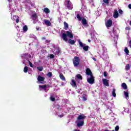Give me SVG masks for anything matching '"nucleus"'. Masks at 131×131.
Masks as SVG:
<instances>
[{
    "label": "nucleus",
    "instance_id": "1a4fd4ad",
    "mask_svg": "<svg viewBox=\"0 0 131 131\" xmlns=\"http://www.w3.org/2000/svg\"><path fill=\"white\" fill-rule=\"evenodd\" d=\"M86 75H90V76H92V75H93V73H92V71H91V69H90V68H87L86 69Z\"/></svg>",
    "mask_w": 131,
    "mask_h": 131
},
{
    "label": "nucleus",
    "instance_id": "f704fd0d",
    "mask_svg": "<svg viewBox=\"0 0 131 131\" xmlns=\"http://www.w3.org/2000/svg\"><path fill=\"white\" fill-rule=\"evenodd\" d=\"M60 49L57 48L56 51V54H57V55H59V54H60Z\"/></svg>",
    "mask_w": 131,
    "mask_h": 131
},
{
    "label": "nucleus",
    "instance_id": "f8f14e48",
    "mask_svg": "<svg viewBox=\"0 0 131 131\" xmlns=\"http://www.w3.org/2000/svg\"><path fill=\"white\" fill-rule=\"evenodd\" d=\"M59 77L63 81H66V79L62 73H59Z\"/></svg>",
    "mask_w": 131,
    "mask_h": 131
},
{
    "label": "nucleus",
    "instance_id": "2eb2a0df",
    "mask_svg": "<svg viewBox=\"0 0 131 131\" xmlns=\"http://www.w3.org/2000/svg\"><path fill=\"white\" fill-rule=\"evenodd\" d=\"M64 28L65 30H67L68 28H69V26L68 25V23H66V21L63 22Z\"/></svg>",
    "mask_w": 131,
    "mask_h": 131
},
{
    "label": "nucleus",
    "instance_id": "423d86ee",
    "mask_svg": "<svg viewBox=\"0 0 131 131\" xmlns=\"http://www.w3.org/2000/svg\"><path fill=\"white\" fill-rule=\"evenodd\" d=\"M112 23L113 22L112 20L111 19L107 20V21L105 24V26L107 27V28H109V27H111V26H112Z\"/></svg>",
    "mask_w": 131,
    "mask_h": 131
},
{
    "label": "nucleus",
    "instance_id": "cd10ccee",
    "mask_svg": "<svg viewBox=\"0 0 131 131\" xmlns=\"http://www.w3.org/2000/svg\"><path fill=\"white\" fill-rule=\"evenodd\" d=\"M76 77H77V78H78V79H82V76H81L80 74H77L76 76Z\"/></svg>",
    "mask_w": 131,
    "mask_h": 131
},
{
    "label": "nucleus",
    "instance_id": "4d7b16f0",
    "mask_svg": "<svg viewBox=\"0 0 131 131\" xmlns=\"http://www.w3.org/2000/svg\"><path fill=\"white\" fill-rule=\"evenodd\" d=\"M110 33H112V32H110Z\"/></svg>",
    "mask_w": 131,
    "mask_h": 131
},
{
    "label": "nucleus",
    "instance_id": "39448f33",
    "mask_svg": "<svg viewBox=\"0 0 131 131\" xmlns=\"http://www.w3.org/2000/svg\"><path fill=\"white\" fill-rule=\"evenodd\" d=\"M87 81L90 84H94L95 83V77L94 76H90V78L87 79Z\"/></svg>",
    "mask_w": 131,
    "mask_h": 131
},
{
    "label": "nucleus",
    "instance_id": "aec40b11",
    "mask_svg": "<svg viewBox=\"0 0 131 131\" xmlns=\"http://www.w3.org/2000/svg\"><path fill=\"white\" fill-rule=\"evenodd\" d=\"M82 24H83V25H86L88 24V22L86 21V19H85V18H82Z\"/></svg>",
    "mask_w": 131,
    "mask_h": 131
},
{
    "label": "nucleus",
    "instance_id": "3c124183",
    "mask_svg": "<svg viewBox=\"0 0 131 131\" xmlns=\"http://www.w3.org/2000/svg\"><path fill=\"white\" fill-rule=\"evenodd\" d=\"M42 40H45V39H46V37H42Z\"/></svg>",
    "mask_w": 131,
    "mask_h": 131
},
{
    "label": "nucleus",
    "instance_id": "864d4df0",
    "mask_svg": "<svg viewBox=\"0 0 131 131\" xmlns=\"http://www.w3.org/2000/svg\"><path fill=\"white\" fill-rule=\"evenodd\" d=\"M88 41H89V42H91V40H90V39H89V40H88Z\"/></svg>",
    "mask_w": 131,
    "mask_h": 131
},
{
    "label": "nucleus",
    "instance_id": "c03bdc74",
    "mask_svg": "<svg viewBox=\"0 0 131 131\" xmlns=\"http://www.w3.org/2000/svg\"><path fill=\"white\" fill-rule=\"evenodd\" d=\"M92 59L93 60H94V61H95V62H97V59H96V58L93 57Z\"/></svg>",
    "mask_w": 131,
    "mask_h": 131
},
{
    "label": "nucleus",
    "instance_id": "0eeeda50",
    "mask_svg": "<svg viewBox=\"0 0 131 131\" xmlns=\"http://www.w3.org/2000/svg\"><path fill=\"white\" fill-rule=\"evenodd\" d=\"M119 16V14L118 13V11H117V10H114V12L113 14L114 18H115V19H117Z\"/></svg>",
    "mask_w": 131,
    "mask_h": 131
},
{
    "label": "nucleus",
    "instance_id": "6e6d98bb",
    "mask_svg": "<svg viewBox=\"0 0 131 131\" xmlns=\"http://www.w3.org/2000/svg\"><path fill=\"white\" fill-rule=\"evenodd\" d=\"M129 24H130V25H131V20L130 21Z\"/></svg>",
    "mask_w": 131,
    "mask_h": 131
},
{
    "label": "nucleus",
    "instance_id": "ddd939ff",
    "mask_svg": "<svg viewBox=\"0 0 131 131\" xmlns=\"http://www.w3.org/2000/svg\"><path fill=\"white\" fill-rule=\"evenodd\" d=\"M71 84L73 88H76V82L74 79H72Z\"/></svg>",
    "mask_w": 131,
    "mask_h": 131
},
{
    "label": "nucleus",
    "instance_id": "79ce46f5",
    "mask_svg": "<svg viewBox=\"0 0 131 131\" xmlns=\"http://www.w3.org/2000/svg\"><path fill=\"white\" fill-rule=\"evenodd\" d=\"M103 75H104V76H105V77H106V76H107V72H104Z\"/></svg>",
    "mask_w": 131,
    "mask_h": 131
},
{
    "label": "nucleus",
    "instance_id": "4be33fe9",
    "mask_svg": "<svg viewBox=\"0 0 131 131\" xmlns=\"http://www.w3.org/2000/svg\"><path fill=\"white\" fill-rule=\"evenodd\" d=\"M89 46H84L83 47V50H84L85 51V52H88V51H89Z\"/></svg>",
    "mask_w": 131,
    "mask_h": 131
},
{
    "label": "nucleus",
    "instance_id": "393cba45",
    "mask_svg": "<svg viewBox=\"0 0 131 131\" xmlns=\"http://www.w3.org/2000/svg\"><path fill=\"white\" fill-rule=\"evenodd\" d=\"M28 71V67L27 66H25L24 68V72H25V73H27Z\"/></svg>",
    "mask_w": 131,
    "mask_h": 131
},
{
    "label": "nucleus",
    "instance_id": "9b49d317",
    "mask_svg": "<svg viewBox=\"0 0 131 131\" xmlns=\"http://www.w3.org/2000/svg\"><path fill=\"white\" fill-rule=\"evenodd\" d=\"M44 22L45 24H46V25H47V26H51V25H52L51 21L48 19H45Z\"/></svg>",
    "mask_w": 131,
    "mask_h": 131
},
{
    "label": "nucleus",
    "instance_id": "bb28decb",
    "mask_svg": "<svg viewBox=\"0 0 131 131\" xmlns=\"http://www.w3.org/2000/svg\"><path fill=\"white\" fill-rule=\"evenodd\" d=\"M129 69H130V66H129V64H126L125 70L127 71L129 70Z\"/></svg>",
    "mask_w": 131,
    "mask_h": 131
},
{
    "label": "nucleus",
    "instance_id": "5fc2aeb1",
    "mask_svg": "<svg viewBox=\"0 0 131 131\" xmlns=\"http://www.w3.org/2000/svg\"><path fill=\"white\" fill-rule=\"evenodd\" d=\"M104 131H109L108 129H105Z\"/></svg>",
    "mask_w": 131,
    "mask_h": 131
},
{
    "label": "nucleus",
    "instance_id": "a211bd4d",
    "mask_svg": "<svg viewBox=\"0 0 131 131\" xmlns=\"http://www.w3.org/2000/svg\"><path fill=\"white\" fill-rule=\"evenodd\" d=\"M43 12L46 14H50V9H49V8H45L43 9Z\"/></svg>",
    "mask_w": 131,
    "mask_h": 131
},
{
    "label": "nucleus",
    "instance_id": "c9c22d12",
    "mask_svg": "<svg viewBox=\"0 0 131 131\" xmlns=\"http://www.w3.org/2000/svg\"><path fill=\"white\" fill-rule=\"evenodd\" d=\"M103 3H104V4H106L107 5H108V4H109V1L108 0H103Z\"/></svg>",
    "mask_w": 131,
    "mask_h": 131
},
{
    "label": "nucleus",
    "instance_id": "f257e3e1",
    "mask_svg": "<svg viewBox=\"0 0 131 131\" xmlns=\"http://www.w3.org/2000/svg\"><path fill=\"white\" fill-rule=\"evenodd\" d=\"M86 117H85V116L82 115H79L78 116V123L77 124V126L78 127H81V126H83V125H84V119H85Z\"/></svg>",
    "mask_w": 131,
    "mask_h": 131
},
{
    "label": "nucleus",
    "instance_id": "de8ad7c7",
    "mask_svg": "<svg viewBox=\"0 0 131 131\" xmlns=\"http://www.w3.org/2000/svg\"><path fill=\"white\" fill-rule=\"evenodd\" d=\"M126 29L127 30H130V28H129V27H126Z\"/></svg>",
    "mask_w": 131,
    "mask_h": 131
},
{
    "label": "nucleus",
    "instance_id": "6ab92c4d",
    "mask_svg": "<svg viewBox=\"0 0 131 131\" xmlns=\"http://www.w3.org/2000/svg\"><path fill=\"white\" fill-rule=\"evenodd\" d=\"M69 43H70V45H74L75 43V41L74 40L69 39Z\"/></svg>",
    "mask_w": 131,
    "mask_h": 131
},
{
    "label": "nucleus",
    "instance_id": "412c9836",
    "mask_svg": "<svg viewBox=\"0 0 131 131\" xmlns=\"http://www.w3.org/2000/svg\"><path fill=\"white\" fill-rule=\"evenodd\" d=\"M78 43H79V46L81 47V48H83L84 46H85V44L83 43L82 42L80 41V40H78Z\"/></svg>",
    "mask_w": 131,
    "mask_h": 131
},
{
    "label": "nucleus",
    "instance_id": "f3484780",
    "mask_svg": "<svg viewBox=\"0 0 131 131\" xmlns=\"http://www.w3.org/2000/svg\"><path fill=\"white\" fill-rule=\"evenodd\" d=\"M121 86L124 90H127V85L125 83H122L121 84Z\"/></svg>",
    "mask_w": 131,
    "mask_h": 131
},
{
    "label": "nucleus",
    "instance_id": "c756f323",
    "mask_svg": "<svg viewBox=\"0 0 131 131\" xmlns=\"http://www.w3.org/2000/svg\"><path fill=\"white\" fill-rule=\"evenodd\" d=\"M37 69H38L39 71H42V70H43V68L42 67H37Z\"/></svg>",
    "mask_w": 131,
    "mask_h": 131
},
{
    "label": "nucleus",
    "instance_id": "49530a36",
    "mask_svg": "<svg viewBox=\"0 0 131 131\" xmlns=\"http://www.w3.org/2000/svg\"><path fill=\"white\" fill-rule=\"evenodd\" d=\"M36 30H37V31H38V30H39V29H40V28L38 27H36Z\"/></svg>",
    "mask_w": 131,
    "mask_h": 131
},
{
    "label": "nucleus",
    "instance_id": "72a5a7b5",
    "mask_svg": "<svg viewBox=\"0 0 131 131\" xmlns=\"http://www.w3.org/2000/svg\"><path fill=\"white\" fill-rule=\"evenodd\" d=\"M50 100L51 101H52V102H55V100H56V99L54 97L51 96L50 97Z\"/></svg>",
    "mask_w": 131,
    "mask_h": 131
},
{
    "label": "nucleus",
    "instance_id": "7c9ffc66",
    "mask_svg": "<svg viewBox=\"0 0 131 131\" xmlns=\"http://www.w3.org/2000/svg\"><path fill=\"white\" fill-rule=\"evenodd\" d=\"M124 94L125 98H128V92H126L124 91Z\"/></svg>",
    "mask_w": 131,
    "mask_h": 131
},
{
    "label": "nucleus",
    "instance_id": "473e14b6",
    "mask_svg": "<svg viewBox=\"0 0 131 131\" xmlns=\"http://www.w3.org/2000/svg\"><path fill=\"white\" fill-rule=\"evenodd\" d=\"M86 100H88V99L86 98V97H85V94H84L83 96H82V101H86Z\"/></svg>",
    "mask_w": 131,
    "mask_h": 131
},
{
    "label": "nucleus",
    "instance_id": "6e6552de",
    "mask_svg": "<svg viewBox=\"0 0 131 131\" xmlns=\"http://www.w3.org/2000/svg\"><path fill=\"white\" fill-rule=\"evenodd\" d=\"M102 82L105 86H109V81L106 79H103Z\"/></svg>",
    "mask_w": 131,
    "mask_h": 131
},
{
    "label": "nucleus",
    "instance_id": "13d9d810",
    "mask_svg": "<svg viewBox=\"0 0 131 131\" xmlns=\"http://www.w3.org/2000/svg\"><path fill=\"white\" fill-rule=\"evenodd\" d=\"M39 62H40V60H39Z\"/></svg>",
    "mask_w": 131,
    "mask_h": 131
},
{
    "label": "nucleus",
    "instance_id": "7ed1b4c3",
    "mask_svg": "<svg viewBox=\"0 0 131 131\" xmlns=\"http://www.w3.org/2000/svg\"><path fill=\"white\" fill-rule=\"evenodd\" d=\"M79 62H80V59L79 57L75 56L73 59V63L74 67H77L79 66Z\"/></svg>",
    "mask_w": 131,
    "mask_h": 131
},
{
    "label": "nucleus",
    "instance_id": "a878e982",
    "mask_svg": "<svg viewBox=\"0 0 131 131\" xmlns=\"http://www.w3.org/2000/svg\"><path fill=\"white\" fill-rule=\"evenodd\" d=\"M23 30L25 32H26L28 30V27H27V26L25 25L23 27Z\"/></svg>",
    "mask_w": 131,
    "mask_h": 131
},
{
    "label": "nucleus",
    "instance_id": "58836bf2",
    "mask_svg": "<svg viewBox=\"0 0 131 131\" xmlns=\"http://www.w3.org/2000/svg\"><path fill=\"white\" fill-rule=\"evenodd\" d=\"M50 59H54V58H55V56L53 54H50Z\"/></svg>",
    "mask_w": 131,
    "mask_h": 131
},
{
    "label": "nucleus",
    "instance_id": "8fccbe9b",
    "mask_svg": "<svg viewBox=\"0 0 131 131\" xmlns=\"http://www.w3.org/2000/svg\"><path fill=\"white\" fill-rule=\"evenodd\" d=\"M46 42H47V43H49L50 42V41L49 40H46Z\"/></svg>",
    "mask_w": 131,
    "mask_h": 131
},
{
    "label": "nucleus",
    "instance_id": "37998d69",
    "mask_svg": "<svg viewBox=\"0 0 131 131\" xmlns=\"http://www.w3.org/2000/svg\"><path fill=\"white\" fill-rule=\"evenodd\" d=\"M113 33L116 34V30H115L114 29L113 30Z\"/></svg>",
    "mask_w": 131,
    "mask_h": 131
},
{
    "label": "nucleus",
    "instance_id": "09e8293b",
    "mask_svg": "<svg viewBox=\"0 0 131 131\" xmlns=\"http://www.w3.org/2000/svg\"><path fill=\"white\" fill-rule=\"evenodd\" d=\"M128 7L131 10V4H129Z\"/></svg>",
    "mask_w": 131,
    "mask_h": 131
},
{
    "label": "nucleus",
    "instance_id": "603ef678",
    "mask_svg": "<svg viewBox=\"0 0 131 131\" xmlns=\"http://www.w3.org/2000/svg\"><path fill=\"white\" fill-rule=\"evenodd\" d=\"M9 3H12V0H8Z\"/></svg>",
    "mask_w": 131,
    "mask_h": 131
},
{
    "label": "nucleus",
    "instance_id": "c85d7f7f",
    "mask_svg": "<svg viewBox=\"0 0 131 131\" xmlns=\"http://www.w3.org/2000/svg\"><path fill=\"white\" fill-rule=\"evenodd\" d=\"M77 18L78 19L79 21H81L82 20V18L78 14H77Z\"/></svg>",
    "mask_w": 131,
    "mask_h": 131
},
{
    "label": "nucleus",
    "instance_id": "f03ea898",
    "mask_svg": "<svg viewBox=\"0 0 131 131\" xmlns=\"http://www.w3.org/2000/svg\"><path fill=\"white\" fill-rule=\"evenodd\" d=\"M66 33H63L61 34V37L63 40H64V41H67L68 40V38H67V36H68V37H70V38H72L73 37V34L71 33V32L67 31Z\"/></svg>",
    "mask_w": 131,
    "mask_h": 131
},
{
    "label": "nucleus",
    "instance_id": "4468645a",
    "mask_svg": "<svg viewBox=\"0 0 131 131\" xmlns=\"http://www.w3.org/2000/svg\"><path fill=\"white\" fill-rule=\"evenodd\" d=\"M39 88L40 89H42V90H44L45 92H47V84H45L43 85H39Z\"/></svg>",
    "mask_w": 131,
    "mask_h": 131
},
{
    "label": "nucleus",
    "instance_id": "a18cd8bd",
    "mask_svg": "<svg viewBox=\"0 0 131 131\" xmlns=\"http://www.w3.org/2000/svg\"><path fill=\"white\" fill-rule=\"evenodd\" d=\"M16 23H19V18L16 19Z\"/></svg>",
    "mask_w": 131,
    "mask_h": 131
},
{
    "label": "nucleus",
    "instance_id": "b1692460",
    "mask_svg": "<svg viewBox=\"0 0 131 131\" xmlns=\"http://www.w3.org/2000/svg\"><path fill=\"white\" fill-rule=\"evenodd\" d=\"M124 52L126 53V55H128V54H129V51H128L127 47L125 48Z\"/></svg>",
    "mask_w": 131,
    "mask_h": 131
},
{
    "label": "nucleus",
    "instance_id": "5701e85b",
    "mask_svg": "<svg viewBox=\"0 0 131 131\" xmlns=\"http://www.w3.org/2000/svg\"><path fill=\"white\" fill-rule=\"evenodd\" d=\"M115 89H113V91H112V96L113 97H114V98H115V97H116V93H115Z\"/></svg>",
    "mask_w": 131,
    "mask_h": 131
},
{
    "label": "nucleus",
    "instance_id": "9d476101",
    "mask_svg": "<svg viewBox=\"0 0 131 131\" xmlns=\"http://www.w3.org/2000/svg\"><path fill=\"white\" fill-rule=\"evenodd\" d=\"M37 80L39 82H40L41 81H45V77H41V76L39 75L37 77Z\"/></svg>",
    "mask_w": 131,
    "mask_h": 131
},
{
    "label": "nucleus",
    "instance_id": "4c0bfd02",
    "mask_svg": "<svg viewBox=\"0 0 131 131\" xmlns=\"http://www.w3.org/2000/svg\"><path fill=\"white\" fill-rule=\"evenodd\" d=\"M29 66L32 68H33V64L30 62V61H29Z\"/></svg>",
    "mask_w": 131,
    "mask_h": 131
},
{
    "label": "nucleus",
    "instance_id": "e433bc0d",
    "mask_svg": "<svg viewBox=\"0 0 131 131\" xmlns=\"http://www.w3.org/2000/svg\"><path fill=\"white\" fill-rule=\"evenodd\" d=\"M119 130V126L117 125L115 127V131Z\"/></svg>",
    "mask_w": 131,
    "mask_h": 131
},
{
    "label": "nucleus",
    "instance_id": "2f4dec72",
    "mask_svg": "<svg viewBox=\"0 0 131 131\" xmlns=\"http://www.w3.org/2000/svg\"><path fill=\"white\" fill-rule=\"evenodd\" d=\"M47 75L48 77H52V76H53V74H52V72H49Z\"/></svg>",
    "mask_w": 131,
    "mask_h": 131
},
{
    "label": "nucleus",
    "instance_id": "dca6fc26",
    "mask_svg": "<svg viewBox=\"0 0 131 131\" xmlns=\"http://www.w3.org/2000/svg\"><path fill=\"white\" fill-rule=\"evenodd\" d=\"M31 18L34 21H35V20L37 19V14H36V13L32 14Z\"/></svg>",
    "mask_w": 131,
    "mask_h": 131
},
{
    "label": "nucleus",
    "instance_id": "20e7f679",
    "mask_svg": "<svg viewBox=\"0 0 131 131\" xmlns=\"http://www.w3.org/2000/svg\"><path fill=\"white\" fill-rule=\"evenodd\" d=\"M66 7L68 10H72L73 9V4H72L70 0H67Z\"/></svg>",
    "mask_w": 131,
    "mask_h": 131
},
{
    "label": "nucleus",
    "instance_id": "a19ab883",
    "mask_svg": "<svg viewBox=\"0 0 131 131\" xmlns=\"http://www.w3.org/2000/svg\"><path fill=\"white\" fill-rule=\"evenodd\" d=\"M64 116V114H62L61 115H58V117H59L60 118H61V117H63Z\"/></svg>",
    "mask_w": 131,
    "mask_h": 131
},
{
    "label": "nucleus",
    "instance_id": "ea45409f",
    "mask_svg": "<svg viewBox=\"0 0 131 131\" xmlns=\"http://www.w3.org/2000/svg\"><path fill=\"white\" fill-rule=\"evenodd\" d=\"M119 14H121L122 15V14H123V11H122V10L119 9Z\"/></svg>",
    "mask_w": 131,
    "mask_h": 131
}]
</instances>
